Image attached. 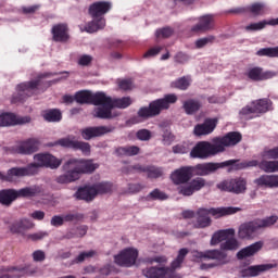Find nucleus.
I'll use <instances>...</instances> for the list:
<instances>
[{
	"mask_svg": "<svg viewBox=\"0 0 278 278\" xmlns=\"http://www.w3.org/2000/svg\"><path fill=\"white\" fill-rule=\"evenodd\" d=\"M223 148L217 146V143H211L208 141H199L190 152V155L198 160H207L212 155H217L220 153Z\"/></svg>",
	"mask_w": 278,
	"mask_h": 278,
	"instance_id": "10",
	"label": "nucleus"
},
{
	"mask_svg": "<svg viewBox=\"0 0 278 278\" xmlns=\"http://www.w3.org/2000/svg\"><path fill=\"white\" fill-rule=\"evenodd\" d=\"M237 166H238L239 169L253 168L255 166L260 167V161H257V160L245 161V162H242V163L238 164Z\"/></svg>",
	"mask_w": 278,
	"mask_h": 278,
	"instance_id": "58",
	"label": "nucleus"
},
{
	"mask_svg": "<svg viewBox=\"0 0 278 278\" xmlns=\"http://www.w3.org/2000/svg\"><path fill=\"white\" fill-rule=\"evenodd\" d=\"M112 110H114V106L110 105H102L93 111V116L96 118H102L103 121H111V118H114V114H112Z\"/></svg>",
	"mask_w": 278,
	"mask_h": 278,
	"instance_id": "37",
	"label": "nucleus"
},
{
	"mask_svg": "<svg viewBox=\"0 0 278 278\" xmlns=\"http://www.w3.org/2000/svg\"><path fill=\"white\" fill-rule=\"evenodd\" d=\"M75 101L80 105H91L92 104V91L80 90L75 93Z\"/></svg>",
	"mask_w": 278,
	"mask_h": 278,
	"instance_id": "38",
	"label": "nucleus"
},
{
	"mask_svg": "<svg viewBox=\"0 0 278 278\" xmlns=\"http://www.w3.org/2000/svg\"><path fill=\"white\" fill-rule=\"evenodd\" d=\"M218 190L222 192H233V194H244L247 192V179L242 177L223 180L217 184Z\"/></svg>",
	"mask_w": 278,
	"mask_h": 278,
	"instance_id": "11",
	"label": "nucleus"
},
{
	"mask_svg": "<svg viewBox=\"0 0 278 278\" xmlns=\"http://www.w3.org/2000/svg\"><path fill=\"white\" fill-rule=\"evenodd\" d=\"M16 199V189L0 190V204H2L3 207H11Z\"/></svg>",
	"mask_w": 278,
	"mask_h": 278,
	"instance_id": "30",
	"label": "nucleus"
},
{
	"mask_svg": "<svg viewBox=\"0 0 278 278\" xmlns=\"http://www.w3.org/2000/svg\"><path fill=\"white\" fill-rule=\"evenodd\" d=\"M175 34V30L172 27H163L155 31L156 38H170Z\"/></svg>",
	"mask_w": 278,
	"mask_h": 278,
	"instance_id": "53",
	"label": "nucleus"
},
{
	"mask_svg": "<svg viewBox=\"0 0 278 278\" xmlns=\"http://www.w3.org/2000/svg\"><path fill=\"white\" fill-rule=\"evenodd\" d=\"M16 199H29L38 194V190L34 187H26L20 190L15 189Z\"/></svg>",
	"mask_w": 278,
	"mask_h": 278,
	"instance_id": "42",
	"label": "nucleus"
},
{
	"mask_svg": "<svg viewBox=\"0 0 278 278\" xmlns=\"http://www.w3.org/2000/svg\"><path fill=\"white\" fill-rule=\"evenodd\" d=\"M239 247L240 243H238V239L229 238L225 242L220 243L219 251H223V253H225V251H237Z\"/></svg>",
	"mask_w": 278,
	"mask_h": 278,
	"instance_id": "44",
	"label": "nucleus"
},
{
	"mask_svg": "<svg viewBox=\"0 0 278 278\" xmlns=\"http://www.w3.org/2000/svg\"><path fill=\"white\" fill-rule=\"evenodd\" d=\"M97 255V252L94 250H90L89 252H81L77 257L76 262H84L86 257H94Z\"/></svg>",
	"mask_w": 278,
	"mask_h": 278,
	"instance_id": "62",
	"label": "nucleus"
},
{
	"mask_svg": "<svg viewBox=\"0 0 278 278\" xmlns=\"http://www.w3.org/2000/svg\"><path fill=\"white\" fill-rule=\"evenodd\" d=\"M173 103H177V94L168 93L161 99L153 100L148 106H142L138 110L137 116L129 119L132 125H138L142 121H149V118H155L160 116L163 110H168Z\"/></svg>",
	"mask_w": 278,
	"mask_h": 278,
	"instance_id": "3",
	"label": "nucleus"
},
{
	"mask_svg": "<svg viewBox=\"0 0 278 278\" xmlns=\"http://www.w3.org/2000/svg\"><path fill=\"white\" fill-rule=\"evenodd\" d=\"M140 153V148L137 146L118 147L115 149V154L119 157H134Z\"/></svg>",
	"mask_w": 278,
	"mask_h": 278,
	"instance_id": "36",
	"label": "nucleus"
},
{
	"mask_svg": "<svg viewBox=\"0 0 278 278\" xmlns=\"http://www.w3.org/2000/svg\"><path fill=\"white\" fill-rule=\"evenodd\" d=\"M112 10V2L96 1L88 8V14L92 21L86 24L85 31L87 34H96L101 29H105V14Z\"/></svg>",
	"mask_w": 278,
	"mask_h": 278,
	"instance_id": "6",
	"label": "nucleus"
},
{
	"mask_svg": "<svg viewBox=\"0 0 278 278\" xmlns=\"http://www.w3.org/2000/svg\"><path fill=\"white\" fill-rule=\"evenodd\" d=\"M199 257H204V260H215V263H202L200 265L201 270H210V268H216V266H225L229 264L231 260L227 255V252L219 250H208L206 252H200Z\"/></svg>",
	"mask_w": 278,
	"mask_h": 278,
	"instance_id": "9",
	"label": "nucleus"
},
{
	"mask_svg": "<svg viewBox=\"0 0 278 278\" xmlns=\"http://www.w3.org/2000/svg\"><path fill=\"white\" fill-rule=\"evenodd\" d=\"M214 40H216V37L213 35L200 38L195 41V49H203V47H207V45H214Z\"/></svg>",
	"mask_w": 278,
	"mask_h": 278,
	"instance_id": "49",
	"label": "nucleus"
},
{
	"mask_svg": "<svg viewBox=\"0 0 278 278\" xmlns=\"http://www.w3.org/2000/svg\"><path fill=\"white\" fill-rule=\"evenodd\" d=\"M132 85L131 79H124L118 83L121 90H131Z\"/></svg>",
	"mask_w": 278,
	"mask_h": 278,
	"instance_id": "64",
	"label": "nucleus"
},
{
	"mask_svg": "<svg viewBox=\"0 0 278 278\" xmlns=\"http://www.w3.org/2000/svg\"><path fill=\"white\" fill-rule=\"evenodd\" d=\"M262 157L265 160H278V147H275L273 149L264 150L262 153Z\"/></svg>",
	"mask_w": 278,
	"mask_h": 278,
	"instance_id": "52",
	"label": "nucleus"
},
{
	"mask_svg": "<svg viewBox=\"0 0 278 278\" xmlns=\"http://www.w3.org/2000/svg\"><path fill=\"white\" fill-rule=\"evenodd\" d=\"M229 14H252V16H264L268 12V8L264 2H254L248 7H239L228 11Z\"/></svg>",
	"mask_w": 278,
	"mask_h": 278,
	"instance_id": "15",
	"label": "nucleus"
},
{
	"mask_svg": "<svg viewBox=\"0 0 278 278\" xmlns=\"http://www.w3.org/2000/svg\"><path fill=\"white\" fill-rule=\"evenodd\" d=\"M182 108L186 114L192 116V114H197L201 110V102L195 99H189L184 102Z\"/></svg>",
	"mask_w": 278,
	"mask_h": 278,
	"instance_id": "39",
	"label": "nucleus"
},
{
	"mask_svg": "<svg viewBox=\"0 0 278 278\" xmlns=\"http://www.w3.org/2000/svg\"><path fill=\"white\" fill-rule=\"evenodd\" d=\"M50 225H52V227H62V225H64V218L62 215H54L50 220Z\"/></svg>",
	"mask_w": 278,
	"mask_h": 278,
	"instance_id": "61",
	"label": "nucleus"
},
{
	"mask_svg": "<svg viewBox=\"0 0 278 278\" xmlns=\"http://www.w3.org/2000/svg\"><path fill=\"white\" fill-rule=\"evenodd\" d=\"M146 173L148 175V179H160V177H164V168L155 165H148Z\"/></svg>",
	"mask_w": 278,
	"mask_h": 278,
	"instance_id": "43",
	"label": "nucleus"
},
{
	"mask_svg": "<svg viewBox=\"0 0 278 278\" xmlns=\"http://www.w3.org/2000/svg\"><path fill=\"white\" fill-rule=\"evenodd\" d=\"M38 147H40V140L29 138L15 147L14 153H18L20 155H31V153L38 151Z\"/></svg>",
	"mask_w": 278,
	"mask_h": 278,
	"instance_id": "20",
	"label": "nucleus"
},
{
	"mask_svg": "<svg viewBox=\"0 0 278 278\" xmlns=\"http://www.w3.org/2000/svg\"><path fill=\"white\" fill-rule=\"evenodd\" d=\"M192 167H180L170 174V179L175 186H181V184H188L192 179Z\"/></svg>",
	"mask_w": 278,
	"mask_h": 278,
	"instance_id": "19",
	"label": "nucleus"
},
{
	"mask_svg": "<svg viewBox=\"0 0 278 278\" xmlns=\"http://www.w3.org/2000/svg\"><path fill=\"white\" fill-rule=\"evenodd\" d=\"M34 228V223L29 220L28 218H22L18 220L13 222L9 229L11 233H25L27 229H33Z\"/></svg>",
	"mask_w": 278,
	"mask_h": 278,
	"instance_id": "28",
	"label": "nucleus"
},
{
	"mask_svg": "<svg viewBox=\"0 0 278 278\" xmlns=\"http://www.w3.org/2000/svg\"><path fill=\"white\" fill-rule=\"evenodd\" d=\"M147 199H151V201H166L168 194L160 189H154L148 194Z\"/></svg>",
	"mask_w": 278,
	"mask_h": 278,
	"instance_id": "48",
	"label": "nucleus"
},
{
	"mask_svg": "<svg viewBox=\"0 0 278 278\" xmlns=\"http://www.w3.org/2000/svg\"><path fill=\"white\" fill-rule=\"evenodd\" d=\"M258 168L263 170V173H278V160L268 161L264 159L260 162Z\"/></svg>",
	"mask_w": 278,
	"mask_h": 278,
	"instance_id": "40",
	"label": "nucleus"
},
{
	"mask_svg": "<svg viewBox=\"0 0 278 278\" xmlns=\"http://www.w3.org/2000/svg\"><path fill=\"white\" fill-rule=\"evenodd\" d=\"M29 117H16L13 113H3L0 115V127H10L12 125H25L29 123Z\"/></svg>",
	"mask_w": 278,
	"mask_h": 278,
	"instance_id": "23",
	"label": "nucleus"
},
{
	"mask_svg": "<svg viewBox=\"0 0 278 278\" xmlns=\"http://www.w3.org/2000/svg\"><path fill=\"white\" fill-rule=\"evenodd\" d=\"M274 264H262V265H254L250 266L245 269L241 270V277H257L262 275V273H266V270H270L275 268Z\"/></svg>",
	"mask_w": 278,
	"mask_h": 278,
	"instance_id": "24",
	"label": "nucleus"
},
{
	"mask_svg": "<svg viewBox=\"0 0 278 278\" xmlns=\"http://www.w3.org/2000/svg\"><path fill=\"white\" fill-rule=\"evenodd\" d=\"M214 144L222 147L219 153L225 151V147H236L239 142H242V135L240 132L231 131L224 137H217L213 139Z\"/></svg>",
	"mask_w": 278,
	"mask_h": 278,
	"instance_id": "16",
	"label": "nucleus"
},
{
	"mask_svg": "<svg viewBox=\"0 0 278 278\" xmlns=\"http://www.w3.org/2000/svg\"><path fill=\"white\" fill-rule=\"evenodd\" d=\"M134 101L130 97L116 98L111 100V108H117L118 110H127Z\"/></svg>",
	"mask_w": 278,
	"mask_h": 278,
	"instance_id": "41",
	"label": "nucleus"
},
{
	"mask_svg": "<svg viewBox=\"0 0 278 278\" xmlns=\"http://www.w3.org/2000/svg\"><path fill=\"white\" fill-rule=\"evenodd\" d=\"M237 212H240V207H211V208H199L197 211V227L199 229H205V227H210L212 225V218L211 216H214L215 218H220L223 216H229L231 214H237Z\"/></svg>",
	"mask_w": 278,
	"mask_h": 278,
	"instance_id": "8",
	"label": "nucleus"
},
{
	"mask_svg": "<svg viewBox=\"0 0 278 278\" xmlns=\"http://www.w3.org/2000/svg\"><path fill=\"white\" fill-rule=\"evenodd\" d=\"M64 147L65 149H73L74 151H81L84 155H90V143L85 141H77L75 137H66L59 139L54 143H50V147Z\"/></svg>",
	"mask_w": 278,
	"mask_h": 278,
	"instance_id": "12",
	"label": "nucleus"
},
{
	"mask_svg": "<svg viewBox=\"0 0 278 278\" xmlns=\"http://www.w3.org/2000/svg\"><path fill=\"white\" fill-rule=\"evenodd\" d=\"M263 247H264V242L262 241L252 243L251 245L241 249L237 253V260H247V257H253L255 253H258V251H262Z\"/></svg>",
	"mask_w": 278,
	"mask_h": 278,
	"instance_id": "25",
	"label": "nucleus"
},
{
	"mask_svg": "<svg viewBox=\"0 0 278 278\" xmlns=\"http://www.w3.org/2000/svg\"><path fill=\"white\" fill-rule=\"evenodd\" d=\"M52 40L54 42H68L71 35H68V26L66 24H56L51 29Z\"/></svg>",
	"mask_w": 278,
	"mask_h": 278,
	"instance_id": "22",
	"label": "nucleus"
},
{
	"mask_svg": "<svg viewBox=\"0 0 278 278\" xmlns=\"http://www.w3.org/2000/svg\"><path fill=\"white\" fill-rule=\"evenodd\" d=\"M98 168L99 164L92 163L91 160L71 159L63 165L65 174L56 177L55 181L56 184H72V181H77L80 175H89Z\"/></svg>",
	"mask_w": 278,
	"mask_h": 278,
	"instance_id": "2",
	"label": "nucleus"
},
{
	"mask_svg": "<svg viewBox=\"0 0 278 278\" xmlns=\"http://www.w3.org/2000/svg\"><path fill=\"white\" fill-rule=\"evenodd\" d=\"M278 216L271 215L263 219H254L252 222L243 223L239 226L238 229V239L239 240H253L256 236H260V232L263 229L273 227L277 223Z\"/></svg>",
	"mask_w": 278,
	"mask_h": 278,
	"instance_id": "7",
	"label": "nucleus"
},
{
	"mask_svg": "<svg viewBox=\"0 0 278 278\" xmlns=\"http://www.w3.org/2000/svg\"><path fill=\"white\" fill-rule=\"evenodd\" d=\"M266 25H270L271 27L277 26L278 17L268 21L264 20L257 23H251L248 26H245V31H262V29L266 28Z\"/></svg>",
	"mask_w": 278,
	"mask_h": 278,
	"instance_id": "32",
	"label": "nucleus"
},
{
	"mask_svg": "<svg viewBox=\"0 0 278 278\" xmlns=\"http://www.w3.org/2000/svg\"><path fill=\"white\" fill-rule=\"evenodd\" d=\"M53 73H41L36 76L35 79L21 83L16 86V93L13 94L11 103H25L29 97H34L41 86L43 88H51V81H42L47 77H53Z\"/></svg>",
	"mask_w": 278,
	"mask_h": 278,
	"instance_id": "4",
	"label": "nucleus"
},
{
	"mask_svg": "<svg viewBox=\"0 0 278 278\" xmlns=\"http://www.w3.org/2000/svg\"><path fill=\"white\" fill-rule=\"evenodd\" d=\"M162 51V47H154L149 49L144 54L143 58H155Z\"/></svg>",
	"mask_w": 278,
	"mask_h": 278,
	"instance_id": "63",
	"label": "nucleus"
},
{
	"mask_svg": "<svg viewBox=\"0 0 278 278\" xmlns=\"http://www.w3.org/2000/svg\"><path fill=\"white\" fill-rule=\"evenodd\" d=\"M92 60H93L92 55L83 54L78 59V65L79 66H90V64H92Z\"/></svg>",
	"mask_w": 278,
	"mask_h": 278,
	"instance_id": "56",
	"label": "nucleus"
},
{
	"mask_svg": "<svg viewBox=\"0 0 278 278\" xmlns=\"http://www.w3.org/2000/svg\"><path fill=\"white\" fill-rule=\"evenodd\" d=\"M137 260H138V250L134 248H127L114 256L115 264L124 268H131V266L136 265Z\"/></svg>",
	"mask_w": 278,
	"mask_h": 278,
	"instance_id": "14",
	"label": "nucleus"
},
{
	"mask_svg": "<svg viewBox=\"0 0 278 278\" xmlns=\"http://www.w3.org/2000/svg\"><path fill=\"white\" fill-rule=\"evenodd\" d=\"M142 190H144V185L142 184H128V192L130 194H138Z\"/></svg>",
	"mask_w": 278,
	"mask_h": 278,
	"instance_id": "57",
	"label": "nucleus"
},
{
	"mask_svg": "<svg viewBox=\"0 0 278 278\" xmlns=\"http://www.w3.org/2000/svg\"><path fill=\"white\" fill-rule=\"evenodd\" d=\"M190 253L188 248H182L178 251L176 258L170 263L169 267L166 266H151L142 269L143 277L147 278H182L181 274L177 273V268L186 261V256Z\"/></svg>",
	"mask_w": 278,
	"mask_h": 278,
	"instance_id": "5",
	"label": "nucleus"
},
{
	"mask_svg": "<svg viewBox=\"0 0 278 278\" xmlns=\"http://www.w3.org/2000/svg\"><path fill=\"white\" fill-rule=\"evenodd\" d=\"M75 197L80 201L90 202L94 200V197H97V190H94L93 186H85L77 190Z\"/></svg>",
	"mask_w": 278,
	"mask_h": 278,
	"instance_id": "29",
	"label": "nucleus"
},
{
	"mask_svg": "<svg viewBox=\"0 0 278 278\" xmlns=\"http://www.w3.org/2000/svg\"><path fill=\"white\" fill-rule=\"evenodd\" d=\"M41 116L47 123H60L62 111L60 109H48L41 112Z\"/></svg>",
	"mask_w": 278,
	"mask_h": 278,
	"instance_id": "34",
	"label": "nucleus"
},
{
	"mask_svg": "<svg viewBox=\"0 0 278 278\" xmlns=\"http://www.w3.org/2000/svg\"><path fill=\"white\" fill-rule=\"evenodd\" d=\"M276 75L277 73L271 71L264 72V68L260 66L250 67L245 72V77H249L251 81H266L273 79Z\"/></svg>",
	"mask_w": 278,
	"mask_h": 278,
	"instance_id": "18",
	"label": "nucleus"
},
{
	"mask_svg": "<svg viewBox=\"0 0 278 278\" xmlns=\"http://www.w3.org/2000/svg\"><path fill=\"white\" fill-rule=\"evenodd\" d=\"M252 105L256 114H266V112H270V110H273V101L268 98H263L253 101Z\"/></svg>",
	"mask_w": 278,
	"mask_h": 278,
	"instance_id": "31",
	"label": "nucleus"
},
{
	"mask_svg": "<svg viewBox=\"0 0 278 278\" xmlns=\"http://www.w3.org/2000/svg\"><path fill=\"white\" fill-rule=\"evenodd\" d=\"M218 125L217 118H206L203 124L194 126V136H210Z\"/></svg>",
	"mask_w": 278,
	"mask_h": 278,
	"instance_id": "21",
	"label": "nucleus"
},
{
	"mask_svg": "<svg viewBox=\"0 0 278 278\" xmlns=\"http://www.w3.org/2000/svg\"><path fill=\"white\" fill-rule=\"evenodd\" d=\"M33 260L34 262H45L47 260V254L42 250H36L33 252Z\"/></svg>",
	"mask_w": 278,
	"mask_h": 278,
	"instance_id": "59",
	"label": "nucleus"
},
{
	"mask_svg": "<svg viewBox=\"0 0 278 278\" xmlns=\"http://www.w3.org/2000/svg\"><path fill=\"white\" fill-rule=\"evenodd\" d=\"M258 58H278V46L274 48H262L256 52Z\"/></svg>",
	"mask_w": 278,
	"mask_h": 278,
	"instance_id": "45",
	"label": "nucleus"
},
{
	"mask_svg": "<svg viewBox=\"0 0 278 278\" xmlns=\"http://www.w3.org/2000/svg\"><path fill=\"white\" fill-rule=\"evenodd\" d=\"M235 235H236V230L231 228L226 230H218L212 236L211 245L216 247V244H220V242L227 240L229 236H235Z\"/></svg>",
	"mask_w": 278,
	"mask_h": 278,
	"instance_id": "35",
	"label": "nucleus"
},
{
	"mask_svg": "<svg viewBox=\"0 0 278 278\" xmlns=\"http://www.w3.org/2000/svg\"><path fill=\"white\" fill-rule=\"evenodd\" d=\"M258 188H278V175H262L254 180Z\"/></svg>",
	"mask_w": 278,
	"mask_h": 278,
	"instance_id": "27",
	"label": "nucleus"
},
{
	"mask_svg": "<svg viewBox=\"0 0 278 278\" xmlns=\"http://www.w3.org/2000/svg\"><path fill=\"white\" fill-rule=\"evenodd\" d=\"M189 186H191V190H193V192H199V190H202V188H205V179L194 178L189 182Z\"/></svg>",
	"mask_w": 278,
	"mask_h": 278,
	"instance_id": "51",
	"label": "nucleus"
},
{
	"mask_svg": "<svg viewBox=\"0 0 278 278\" xmlns=\"http://www.w3.org/2000/svg\"><path fill=\"white\" fill-rule=\"evenodd\" d=\"M97 194H108L112 192V184L111 182H99L93 185Z\"/></svg>",
	"mask_w": 278,
	"mask_h": 278,
	"instance_id": "47",
	"label": "nucleus"
},
{
	"mask_svg": "<svg viewBox=\"0 0 278 278\" xmlns=\"http://www.w3.org/2000/svg\"><path fill=\"white\" fill-rule=\"evenodd\" d=\"M214 29V17L212 15H203L199 18V23L192 26L191 31H210Z\"/></svg>",
	"mask_w": 278,
	"mask_h": 278,
	"instance_id": "26",
	"label": "nucleus"
},
{
	"mask_svg": "<svg viewBox=\"0 0 278 278\" xmlns=\"http://www.w3.org/2000/svg\"><path fill=\"white\" fill-rule=\"evenodd\" d=\"M112 131H114V127L112 126H93L81 129L80 136L84 140H92V138H100V136L112 134Z\"/></svg>",
	"mask_w": 278,
	"mask_h": 278,
	"instance_id": "17",
	"label": "nucleus"
},
{
	"mask_svg": "<svg viewBox=\"0 0 278 278\" xmlns=\"http://www.w3.org/2000/svg\"><path fill=\"white\" fill-rule=\"evenodd\" d=\"M172 88H177L178 90H188L190 88V80L188 77L184 76L170 84Z\"/></svg>",
	"mask_w": 278,
	"mask_h": 278,
	"instance_id": "46",
	"label": "nucleus"
},
{
	"mask_svg": "<svg viewBox=\"0 0 278 278\" xmlns=\"http://www.w3.org/2000/svg\"><path fill=\"white\" fill-rule=\"evenodd\" d=\"M91 105H110L112 106V97H109L103 91L91 93Z\"/></svg>",
	"mask_w": 278,
	"mask_h": 278,
	"instance_id": "33",
	"label": "nucleus"
},
{
	"mask_svg": "<svg viewBox=\"0 0 278 278\" xmlns=\"http://www.w3.org/2000/svg\"><path fill=\"white\" fill-rule=\"evenodd\" d=\"M34 160L35 163H30L25 167H12L7 174L0 172V180L12 184L22 177L38 175V168H51L53 170L62 165V160L49 153L35 154Z\"/></svg>",
	"mask_w": 278,
	"mask_h": 278,
	"instance_id": "1",
	"label": "nucleus"
},
{
	"mask_svg": "<svg viewBox=\"0 0 278 278\" xmlns=\"http://www.w3.org/2000/svg\"><path fill=\"white\" fill-rule=\"evenodd\" d=\"M174 140H175V136L173 135V132H170V130L168 129H165L163 132L164 144H172Z\"/></svg>",
	"mask_w": 278,
	"mask_h": 278,
	"instance_id": "60",
	"label": "nucleus"
},
{
	"mask_svg": "<svg viewBox=\"0 0 278 278\" xmlns=\"http://www.w3.org/2000/svg\"><path fill=\"white\" fill-rule=\"evenodd\" d=\"M178 192L182 194V197H192L194 194L190 184L179 187Z\"/></svg>",
	"mask_w": 278,
	"mask_h": 278,
	"instance_id": "55",
	"label": "nucleus"
},
{
	"mask_svg": "<svg viewBox=\"0 0 278 278\" xmlns=\"http://www.w3.org/2000/svg\"><path fill=\"white\" fill-rule=\"evenodd\" d=\"M151 130L146 128L138 130L136 134V138L142 142H148V140H151Z\"/></svg>",
	"mask_w": 278,
	"mask_h": 278,
	"instance_id": "54",
	"label": "nucleus"
},
{
	"mask_svg": "<svg viewBox=\"0 0 278 278\" xmlns=\"http://www.w3.org/2000/svg\"><path fill=\"white\" fill-rule=\"evenodd\" d=\"M251 114H256L253 104H252V106L247 105V106L242 108V110L239 112L240 117L243 118L244 121H249V119L253 118V116H251Z\"/></svg>",
	"mask_w": 278,
	"mask_h": 278,
	"instance_id": "50",
	"label": "nucleus"
},
{
	"mask_svg": "<svg viewBox=\"0 0 278 278\" xmlns=\"http://www.w3.org/2000/svg\"><path fill=\"white\" fill-rule=\"evenodd\" d=\"M235 163L236 160H228L222 163H201L194 166V173L200 177H207V175H212L213 173H216V170L220 168L233 166Z\"/></svg>",
	"mask_w": 278,
	"mask_h": 278,
	"instance_id": "13",
	"label": "nucleus"
}]
</instances>
